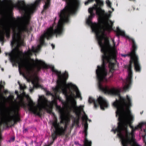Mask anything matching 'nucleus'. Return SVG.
<instances>
[{"instance_id":"1","label":"nucleus","mask_w":146,"mask_h":146,"mask_svg":"<svg viewBox=\"0 0 146 146\" xmlns=\"http://www.w3.org/2000/svg\"><path fill=\"white\" fill-rule=\"evenodd\" d=\"M107 74L96 73L99 89L106 94L117 96L118 98L113 105L117 109L116 116L118 117L119 122L117 127H113L111 131L115 133L117 132V135L120 139L123 146H140L134 139L135 132L139 129L142 131V128L146 127V122H140L135 126L131 125L134 120V116L129 109L131 106V98L128 95L126 98L121 96L119 90L117 88H109L102 85V82L107 81Z\"/></svg>"},{"instance_id":"2","label":"nucleus","mask_w":146,"mask_h":146,"mask_svg":"<svg viewBox=\"0 0 146 146\" xmlns=\"http://www.w3.org/2000/svg\"><path fill=\"white\" fill-rule=\"evenodd\" d=\"M115 31H116L117 34L118 35H120L124 36L128 39L129 41H131L132 43V49L131 52L125 54H120L122 57L124 58L127 56H130L131 59L130 64L127 66L128 76L125 80L124 81L125 85L123 89L125 91H126L130 88L132 82V72L131 69L132 63L134 62L135 69L137 72H139L140 71L141 67L138 60V56L135 53L137 46L135 43L134 40L131 38L126 35L124 31L121 30L118 27L116 28Z\"/></svg>"},{"instance_id":"3","label":"nucleus","mask_w":146,"mask_h":146,"mask_svg":"<svg viewBox=\"0 0 146 146\" xmlns=\"http://www.w3.org/2000/svg\"><path fill=\"white\" fill-rule=\"evenodd\" d=\"M88 102L90 103H93L94 106L95 108L98 107L100 105L101 109L104 110L107 108L109 105L108 103L104 98L100 96L97 98V100H95L93 98L91 97L89 98Z\"/></svg>"},{"instance_id":"4","label":"nucleus","mask_w":146,"mask_h":146,"mask_svg":"<svg viewBox=\"0 0 146 146\" xmlns=\"http://www.w3.org/2000/svg\"><path fill=\"white\" fill-rule=\"evenodd\" d=\"M91 141H88L86 138L84 141V146H91Z\"/></svg>"},{"instance_id":"5","label":"nucleus","mask_w":146,"mask_h":146,"mask_svg":"<svg viewBox=\"0 0 146 146\" xmlns=\"http://www.w3.org/2000/svg\"><path fill=\"white\" fill-rule=\"evenodd\" d=\"M106 4L108 7L111 8L112 10V11L114 10V9L112 8L111 7V3L109 0H107L106 1Z\"/></svg>"},{"instance_id":"6","label":"nucleus","mask_w":146,"mask_h":146,"mask_svg":"<svg viewBox=\"0 0 146 146\" xmlns=\"http://www.w3.org/2000/svg\"><path fill=\"white\" fill-rule=\"evenodd\" d=\"M18 83L19 86L21 90H24L26 88V86L25 85L20 84L19 82H18Z\"/></svg>"},{"instance_id":"7","label":"nucleus","mask_w":146,"mask_h":146,"mask_svg":"<svg viewBox=\"0 0 146 146\" xmlns=\"http://www.w3.org/2000/svg\"><path fill=\"white\" fill-rule=\"evenodd\" d=\"M142 136L143 138L144 142L145 143V146H146V140L145 139V135H142Z\"/></svg>"},{"instance_id":"8","label":"nucleus","mask_w":146,"mask_h":146,"mask_svg":"<svg viewBox=\"0 0 146 146\" xmlns=\"http://www.w3.org/2000/svg\"><path fill=\"white\" fill-rule=\"evenodd\" d=\"M93 0H88L87 1H85V4L86 5H88L89 3L92 2Z\"/></svg>"},{"instance_id":"9","label":"nucleus","mask_w":146,"mask_h":146,"mask_svg":"<svg viewBox=\"0 0 146 146\" xmlns=\"http://www.w3.org/2000/svg\"><path fill=\"white\" fill-rule=\"evenodd\" d=\"M27 131V129H25L23 130V133H25Z\"/></svg>"},{"instance_id":"10","label":"nucleus","mask_w":146,"mask_h":146,"mask_svg":"<svg viewBox=\"0 0 146 146\" xmlns=\"http://www.w3.org/2000/svg\"><path fill=\"white\" fill-rule=\"evenodd\" d=\"M14 139H15V138L13 137V138L12 139H11L10 141H13L14 140Z\"/></svg>"},{"instance_id":"11","label":"nucleus","mask_w":146,"mask_h":146,"mask_svg":"<svg viewBox=\"0 0 146 146\" xmlns=\"http://www.w3.org/2000/svg\"><path fill=\"white\" fill-rule=\"evenodd\" d=\"M51 46H52V49H54V46L53 44H51Z\"/></svg>"},{"instance_id":"12","label":"nucleus","mask_w":146,"mask_h":146,"mask_svg":"<svg viewBox=\"0 0 146 146\" xmlns=\"http://www.w3.org/2000/svg\"><path fill=\"white\" fill-rule=\"evenodd\" d=\"M143 130H144V132H145L146 131V129H143Z\"/></svg>"},{"instance_id":"13","label":"nucleus","mask_w":146,"mask_h":146,"mask_svg":"<svg viewBox=\"0 0 146 146\" xmlns=\"http://www.w3.org/2000/svg\"><path fill=\"white\" fill-rule=\"evenodd\" d=\"M118 44H119V43H118H118H117V45H118Z\"/></svg>"},{"instance_id":"14","label":"nucleus","mask_w":146,"mask_h":146,"mask_svg":"<svg viewBox=\"0 0 146 146\" xmlns=\"http://www.w3.org/2000/svg\"><path fill=\"white\" fill-rule=\"evenodd\" d=\"M89 120V121H91V120Z\"/></svg>"},{"instance_id":"15","label":"nucleus","mask_w":146,"mask_h":146,"mask_svg":"<svg viewBox=\"0 0 146 146\" xmlns=\"http://www.w3.org/2000/svg\"><path fill=\"white\" fill-rule=\"evenodd\" d=\"M63 125H64V124H63Z\"/></svg>"}]
</instances>
